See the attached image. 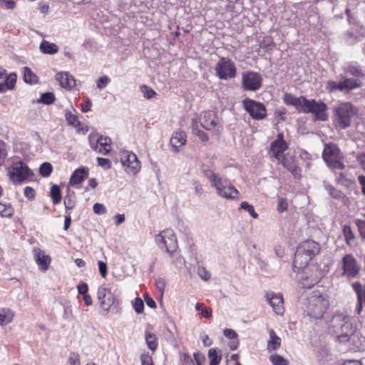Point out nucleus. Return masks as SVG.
<instances>
[{
  "label": "nucleus",
  "mask_w": 365,
  "mask_h": 365,
  "mask_svg": "<svg viewBox=\"0 0 365 365\" xmlns=\"http://www.w3.org/2000/svg\"><path fill=\"white\" fill-rule=\"evenodd\" d=\"M24 79L27 83H35L38 81L37 76L29 68H24Z\"/></svg>",
  "instance_id": "35"
},
{
  "label": "nucleus",
  "mask_w": 365,
  "mask_h": 365,
  "mask_svg": "<svg viewBox=\"0 0 365 365\" xmlns=\"http://www.w3.org/2000/svg\"><path fill=\"white\" fill-rule=\"evenodd\" d=\"M170 143L175 152L179 151V148L186 143V134L183 131L175 132L173 134Z\"/></svg>",
  "instance_id": "25"
},
{
  "label": "nucleus",
  "mask_w": 365,
  "mask_h": 365,
  "mask_svg": "<svg viewBox=\"0 0 365 365\" xmlns=\"http://www.w3.org/2000/svg\"><path fill=\"white\" fill-rule=\"evenodd\" d=\"M56 79L60 83L61 87L64 88H72L76 85V80L68 72L58 73Z\"/></svg>",
  "instance_id": "23"
},
{
  "label": "nucleus",
  "mask_w": 365,
  "mask_h": 365,
  "mask_svg": "<svg viewBox=\"0 0 365 365\" xmlns=\"http://www.w3.org/2000/svg\"><path fill=\"white\" fill-rule=\"evenodd\" d=\"M51 197L54 205L58 204L61 200V191L60 187L57 185H53L51 187L50 191Z\"/></svg>",
  "instance_id": "34"
},
{
  "label": "nucleus",
  "mask_w": 365,
  "mask_h": 365,
  "mask_svg": "<svg viewBox=\"0 0 365 365\" xmlns=\"http://www.w3.org/2000/svg\"><path fill=\"white\" fill-rule=\"evenodd\" d=\"M66 120L68 124L77 127L80 125V121L78 119L77 115L73 114L70 111H67L65 114Z\"/></svg>",
  "instance_id": "42"
},
{
  "label": "nucleus",
  "mask_w": 365,
  "mask_h": 365,
  "mask_svg": "<svg viewBox=\"0 0 365 365\" xmlns=\"http://www.w3.org/2000/svg\"><path fill=\"white\" fill-rule=\"evenodd\" d=\"M12 211L9 206L0 203V216L1 217H11Z\"/></svg>",
  "instance_id": "50"
},
{
  "label": "nucleus",
  "mask_w": 365,
  "mask_h": 365,
  "mask_svg": "<svg viewBox=\"0 0 365 365\" xmlns=\"http://www.w3.org/2000/svg\"><path fill=\"white\" fill-rule=\"evenodd\" d=\"M217 117L212 110L202 113L200 117V123L202 127L207 130L215 128L217 125Z\"/></svg>",
  "instance_id": "19"
},
{
  "label": "nucleus",
  "mask_w": 365,
  "mask_h": 365,
  "mask_svg": "<svg viewBox=\"0 0 365 365\" xmlns=\"http://www.w3.org/2000/svg\"><path fill=\"white\" fill-rule=\"evenodd\" d=\"M88 140L91 147L99 153L106 155L110 150V140L109 138L90 135Z\"/></svg>",
  "instance_id": "15"
},
{
  "label": "nucleus",
  "mask_w": 365,
  "mask_h": 365,
  "mask_svg": "<svg viewBox=\"0 0 365 365\" xmlns=\"http://www.w3.org/2000/svg\"><path fill=\"white\" fill-rule=\"evenodd\" d=\"M327 88L331 93L336 92L338 91L337 82L334 81H328Z\"/></svg>",
  "instance_id": "63"
},
{
  "label": "nucleus",
  "mask_w": 365,
  "mask_h": 365,
  "mask_svg": "<svg viewBox=\"0 0 365 365\" xmlns=\"http://www.w3.org/2000/svg\"><path fill=\"white\" fill-rule=\"evenodd\" d=\"M88 175V169L86 167L77 168L70 178V184L75 185L84 180Z\"/></svg>",
  "instance_id": "24"
},
{
  "label": "nucleus",
  "mask_w": 365,
  "mask_h": 365,
  "mask_svg": "<svg viewBox=\"0 0 365 365\" xmlns=\"http://www.w3.org/2000/svg\"><path fill=\"white\" fill-rule=\"evenodd\" d=\"M140 91L143 94V97L147 99H151L157 94L153 89L146 85L141 86Z\"/></svg>",
  "instance_id": "43"
},
{
  "label": "nucleus",
  "mask_w": 365,
  "mask_h": 365,
  "mask_svg": "<svg viewBox=\"0 0 365 365\" xmlns=\"http://www.w3.org/2000/svg\"><path fill=\"white\" fill-rule=\"evenodd\" d=\"M210 365H218L222 359V356L218 355L215 349L212 348L208 351Z\"/></svg>",
  "instance_id": "38"
},
{
  "label": "nucleus",
  "mask_w": 365,
  "mask_h": 365,
  "mask_svg": "<svg viewBox=\"0 0 365 365\" xmlns=\"http://www.w3.org/2000/svg\"><path fill=\"white\" fill-rule=\"evenodd\" d=\"M329 329L341 343H355V339L358 337L354 320L342 313H336L333 316Z\"/></svg>",
  "instance_id": "1"
},
{
  "label": "nucleus",
  "mask_w": 365,
  "mask_h": 365,
  "mask_svg": "<svg viewBox=\"0 0 365 365\" xmlns=\"http://www.w3.org/2000/svg\"><path fill=\"white\" fill-rule=\"evenodd\" d=\"M341 264L342 272L341 276L351 279L359 274L361 266L351 254L345 255L342 258Z\"/></svg>",
  "instance_id": "10"
},
{
  "label": "nucleus",
  "mask_w": 365,
  "mask_h": 365,
  "mask_svg": "<svg viewBox=\"0 0 365 365\" xmlns=\"http://www.w3.org/2000/svg\"><path fill=\"white\" fill-rule=\"evenodd\" d=\"M155 242L161 249L172 255L178 248L177 238L172 230L167 229L155 237Z\"/></svg>",
  "instance_id": "7"
},
{
  "label": "nucleus",
  "mask_w": 365,
  "mask_h": 365,
  "mask_svg": "<svg viewBox=\"0 0 365 365\" xmlns=\"http://www.w3.org/2000/svg\"><path fill=\"white\" fill-rule=\"evenodd\" d=\"M240 209L247 211L254 219L258 217V214L255 211L254 207L246 201L241 202Z\"/></svg>",
  "instance_id": "41"
},
{
  "label": "nucleus",
  "mask_w": 365,
  "mask_h": 365,
  "mask_svg": "<svg viewBox=\"0 0 365 365\" xmlns=\"http://www.w3.org/2000/svg\"><path fill=\"white\" fill-rule=\"evenodd\" d=\"M223 334L225 337L230 339H236L237 338V334L235 331L230 329H225L223 331Z\"/></svg>",
  "instance_id": "58"
},
{
  "label": "nucleus",
  "mask_w": 365,
  "mask_h": 365,
  "mask_svg": "<svg viewBox=\"0 0 365 365\" xmlns=\"http://www.w3.org/2000/svg\"><path fill=\"white\" fill-rule=\"evenodd\" d=\"M110 78L107 76L100 77L96 81V86L98 89L106 87L110 82Z\"/></svg>",
  "instance_id": "49"
},
{
  "label": "nucleus",
  "mask_w": 365,
  "mask_h": 365,
  "mask_svg": "<svg viewBox=\"0 0 365 365\" xmlns=\"http://www.w3.org/2000/svg\"><path fill=\"white\" fill-rule=\"evenodd\" d=\"M260 46L264 48L270 49L272 50L274 47V43L273 41L269 38H264L262 42L260 44Z\"/></svg>",
  "instance_id": "56"
},
{
  "label": "nucleus",
  "mask_w": 365,
  "mask_h": 365,
  "mask_svg": "<svg viewBox=\"0 0 365 365\" xmlns=\"http://www.w3.org/2000/svg\"><path fill=\"white\" fill-rule=\"evenodd\" d=\"M193 134L197 136L202 142H207L209 140L208 135L201 130H196Z\"/></svg>",
  "instance_id": "61"
},
{
  "label": "nucleus",
  "mask_w": 365,
  "mask_h": 365,
  "mask_svg": "<svg viewBox=\"0 0 365 365\" xmlns=\"http://www.w3.org/2000/svg\"><path fill=\"white\" fill-rule=\"evenodd\" d=\"M327 109L328 107L324 102L307 98L304 102L302 112L312 113L314 120L326 121L328 120Z\"/></svg>",
  "instance_id": "5"
},
{
  "label": "nucleus",
  "mask_w": 365,
  "mask_h": 365,
  "mask_svg": "<svg viewBox=\"0 0 365 365\" xmlns=\"http://www.w3.org/2000/svg\"><path fill=\"white\" fill-rule=\"evenodd\" d=\"M132 306L137 314H141L144 310L143 301L140 298L137 297L132 302Z\"/></svg>",
  "instance_id": "44"
},
{
  "label": "nucleus",
  "mask_w": 365,
  "mask_h": 365,
  "mask_svg": "<svg viewBox=\"0 0 365 365\" xmlns=\"http://www.w3.org/2000/svg\"><path fill=\"white\" fill-rule=\"evenodd\" d=\"M242 103L245 110L253 119L262 120L267 115V110L263 103L249 98L245 99Z\"/></svg>",
  "instance_id": "11"
},
{
  "label": "nucleus",
  "mask_w": 365,
  "mask_h": 365,
  "mask_svg": "<svg viewBox=\"0 0 365 365\" xmlns=\"http://www.w3.org/2000/svg\"><path fill=\"white\" fill-rule=\"evenodd\" d=\"M269 359L273 365H288V361L284 357L278 354L271 355Z\"/></svg>",
  "instance_id": "45"
},
{
  "label": "nucleus",
  "mask_w": 365,
  "mask_h": 365,
  "mask_svg": "<svg viewBox=\"0 0 365 365\" xmlns=\"http://www.w3.org/2000/svg\"><path fill=\"white\" fill-rule=\"evenodd\" d=\"M216 76L221 80L232 78L236 76L237 70L234 62L229 58L222 57L215 66Z\"/></svg>",
  "instance_id": "9"
},
{
  "label": "nucleus",
  "mask_w": 365,
  "mask_h": 365,
  "mask_svg": "<svg viewBox=\"0 0 365 365\" xmlns=\"http://www.w3.org/2000/svg\"><path fill=\"white\" fill-rule=\"evenodd\" d=\"M267 301L277 314L282 315L284 312V299L280 294H267Z\"/></svg>",
  "instance_id": "17"
},
{
  "label": "nucleus",
  "mask_w": 365,
  "mask_h": 365,
  "mask_svg": "<svg viewBox=\"0 0 365 365\" xmlns=\"http://www.w3.org/2000/svg\"><path fill=\"white\" fill-rule=\"evenodd\" d=\"M144 299H145V302L147 306H148L149 307L155 308L156 307L155 302L148 294H145Z\"/></svg>",
  "instance_id": "62"
},
{
  "label": "nucleus",
  "mask_w": 365,
  "mask_h": 365,
  "mask_svg": "<svg viewBox=\"0 0 365 365\" xmlns=\"http://www.w3.org/2000/svg\"><path fill=\"white\" fill-rule=\"evenodd\" d=\"M93 212L98 215L105 214L106 212V208L103 204L96 203L93 205Z\"/></svg>",
  "instance_id": "54"
},
{
  "label": "nucleus",
  "mask_w": 365,
  "mask_h": 365,
  "mask_svg": "<svg viewBox=\"0 0 365 365\" xmlns=\"http://www.w3.org/2000/svg\"><path fill=\"white\" fill-rule=\"evenodd\" d=\"M98 269L102 277H106L108 274L107 264L103 261H98Z\"/></svg>",
  "instance_id": "53"
},
{
  "label": "nucleus",
  "mask_w": 365,
  "mask_h": 365,
  "mask_svg": "<svg viewBox=\"0 0 365 365\" xmlns=\"http://www.w3.org/2000/svg\"><path fill=\"white\" fill-rule=\"evenodd\" d=\"M63 202H64L66 212H68V210H72L75 206V200L69 193H68L64 197Z\"/></svg>",
  "instance_id": "47"
},
{
  "label": "nucleus",
  "mask_w": 365,
  "mask_h": 365,
  "mask_svg": "<svg viewBox=\"0 0 365 365\" xmlns=\"http://www.w3.org/2000/svg\"><path fill=\"white\" fill-rule=\"evenodd\" d=\"M40 51L46 54H54L58 51V47L53 43L43 40L39 46Z\"/></svg>",
  "instance_id": "31"
},
{
  "label": "nucleus",
  "mask_w": 365,
  "mask_h": 365,
  "mask_svg": "<svg viewBox=\"0 0 365 365\" xmlns=\"http://www.w3.org/2000/svg\"><path fill=\"white\" fill-rule=\"evenodd\" d=\"M355 224L357 226L361 237L365 240V221L361 220H356Z\"/></svg>",
  "instance_id": "48"
},
{
  "label": "nucleus",
  "mask_w": 365,
  "mask_h": 365,
  "mask_svg": "<svg viewBox=\"0 0 365 365\" xmlns=\"http://www.w3.org/2000/svg\"><path fill=\"white\" fill-rule=\"evenodd\" d=\"M352 289L357 296V306L356 312L360 314L363 304L365 305V285L361 284L359 282H355L351 284Z\"/></svg>",
  "instance_id": "20"
},
{
  "label": "nucleus",
  "mask_w": 365,
  "mask_h": 365,
  "mask_svg": "<svg viewBox=\"0 0 365 365\" xmlns=\"http://www.w3.org/2000/svg\"><path fill=\"white\" fill-rule=\"evenodd\" d=\"M307 100L306 97H296L291 93H286L284 96L283 101L286 105H291L296 108L299 112H302L304 102Z\"/></svg>",
  "instance_id": "22"
},
{
  "label": "nucleus",
  "mask_w": 365,
  "mask_h": 365,
  "mask_svg": "<svg viewBox=\"0 0 365 365\" xmlns=\"http://www.w3.org/2000/svg\"><path fill=\"white\" fill-rule=\"evenodd\" d=\"M287 144L286 142H281L279 140H274L270 145V151L275 158H278L279 155L284 153L287 149Z\"/></svg>",
  "instance_id": "26"
},
{
  "label": "nucleus",
  "mask_w": 365,
  "mask_h": 365,
  "mask_svg": "<svg viewBox=\"0 0 365 365\" xmlns=\"http://www.w3.org/2000/svg\"><path fill=\"white\" fill-rule=\"evenodd\" d=\"M68 363L70 365H80L78 354L74 352L71 353L68 359Z\"/></svg>",
  "instance_id": "55"
},
{
  "label": "nucleus",
  "mask_w": 365,
  "mask_h": 365,
  "mask_svg": "<svg viewBox=\"0 0 365 365\" xmlns=\"http://www.w3.org/2000/svg\"><path fill=\"white\" fill-rule=\"evenodd\" d=\"M56 100L55 96L51 92H46L41 95L40 98L37 100V103L45 105H50Z\"/></svg>",
  "instance_id": "36"
},
{
  "label": "nucleus",
  "mask_w": 365,
  "mask_h": 365,
  "mask_svg": "<svg viewBox=\"0 0 365 365\" xmlns=\"http://www.w3.org/2000/svg\"><path fill=\"white\" fill-rule=\"evenodd\" d=\"M53 168L50 163L45 162L40 165L39 173L43 177H48L52 173Z\"/></svg>",
  "instance_id": "40"
},
{
  "label": "nucleus",
  "mask_w": 365,
  "mask_h": 365,
  "mask_svg": "<svg viewBox=\"0 0 365 365\" xmlns=\"http://www.w3.org/2000/svg\"><path fill=\"white\" fill-rule=\"evenodd\" d=\"M359 183L361 186V192L365 195V176L361 175L358 177Z\"/></svg>",
  "instance_id": "64"
},
{
  "label": "nucleus",
  "mask_w": 365,
  "mask_h": 365,
  "mask_svg": "<svg viewBox=\"0 0 365 365\" xmlns=\"http://www.w3.org/2000/svg\"><path fill=\"white\" fill-rule=\"evenodd\" d=\"M194 359L197 363V365H202L205 360V356L199 352L194 354Z\"/></svg>",
  "instance_id": "60"
},
{
  "label": "nucleus",
  "mask_w": 365,
  "mask_h": 365,
  "mask_svg": "<svg viewBox=\"0 0 365 365\" xmlns=\"http://www.w3.org/2000/svg\"><path fill=\"white\" fill-rule=\"evenodd\" d=\"M98 165L103 168L108 169L111 166V162L110 160L103 158H97Z\"/></svg>",
  "instance_id": "51"
},
{
  "label": "nucleus",
  "mask_w": 365,
  "mask_h": 365,
  "mask_svg": "<svg viewBox=\"0 0 365 365\" xmlns=\"http://www.w3.org/2000/svg\"><path fill=\"white\" fill-rule=\"evenodd\" d=\"M16 78L17 76L14 73H11L8 76H6L4 83L5 85H6L8 89L11 90L14 88L16 82Z\"/></svg>",
  "instance_id": "46"
},
{
  "label": "nucleus",
  "mask_w": 365,
  "mask_h": 365,
  "mask_svg": "<svg viewBox=\"0 0 365 365\" xmlns=\"http://www.w3.org/2000/svg\"><path fill=\"white\" fill-rule=\"evenodd\" d=\"M342 232L346 243L349 246H353L355 242V236L351 229V227L349 225H345L343 227Z\"/></svg>",
  "instance_id": "33"
},
{
  "label": "nucleus",
  "mask_w": 365,
  "mask_h": 365,
  "mask_svg": "<svg viewBox=\"0 0 365 365\" xmlns=\"http://www.w3.org/2000/svg\"><path fill=\"white\" fill-rule=\"evenodd\" d=\"M145 341L148 348L154 351L158 346V342L156 336L154 334L147 332L145 334Z\"/></svg>",
  "instance_id": "37"
},
{
  "label": "nucleus",
  "mask_w": 365,
  "mask_h": 365,
  "mask_svg": "<svg viewBox=\"0 0 365 365\" xmlns=\"http://www.w3.org/2000/svg\"><path fill=\"white\" fill-rule=\"evenodd\" d=\"M324 189L328 192L329 195L336 200H344L346 198L344 194L339 190L336 189L327 181L323 182Z\"/></svg>",
  "instance_id": "28"
},
{
  "label": "nucleus",
  "mask_w": 365,
  "mask_h": 365,
  "mask_svg": "<svg viewBox=\"0 0 365 365\" xmlns=\"http://www.w3.org/2000/svg\"><path fill=\"white\" fill-rule=\"evenodd\" d=\"M344 93H348L351 90L360 88L361 82L354 78H344L343 80Z\"/></svg>",
  "instance_id": "32"
},
{
  "label": "nucleus",
  "mask_w": 365,
  "mask_h": 365,
  "mask_svg": "<svg viewBox=\"0 0 365 365\" xmlns=\"http://www.w3.org/2000/svg\"><path fill=\"white\" fill-rule=\"evenodd\" d=\"M11 180L14 182L24 181L31 174V170L25 163L21 160L13 162L8 170Z\"/></svg>",
  "instance_id": "8"
},
{
  "label": "nucleus",
  "mask_w": 365,
  "mask_h": 365,
  "mask_svg": "<svg viewBox=\"0 0 365 365\" xmlns=\"http://www.w3.org/2000/svg\"><path fill=\"white\" fill-rule=\"evenodd\" d=\"M24 195L29 200L34 199L35 197V190L31 187L27 186L24 188Z\"/></svg>",
  "instance_id": "59"
},
{
  "label": "nucleus",
  "mask_w": 365,
  "mask_h": 365,
  "mask_svg": "<svg viewBox=\"0 0 365 365\" xmlns=\"http://www.w3.org/2000/svg\"><path fill=\"white\" fill-rule=\"evenodd\" d=\"M197 273L199 276L204 280H207L210 278V274L204 267H198Z\"/></svg>",
  "instance_id": "57"
},
{
  "label": "nucleus",
  "mask_w": 365,
  "mask_h": 365,
  "mask_svg": "<svg viewBox=\"0 0 365 365\" xmlns=\"http://www.w3.org/2000/svg\"><path fill=\"white\" fill-rule=\"evenodd\" d=\"M344 71L355 77H363L364 76L361 66L356 63H349L346 65Z\"/></svg>",
  "instance_id": "30"
},
{
  "label": "nucleus",
  "mask_w": 365,
  "mask_h": 365,
  "mask_svg": "<svg viewBox=\"0 0 365 365\" xmlns=\"http://www.w3.org/2000/svg\"><path fill=\"white\" fill-rule=\"evenodd\" d=\"M97 294L101 307L106 312L115 303L116 299L114 294L112 293L110 289L106 286L100 287Z\"/></svg>",
  "instance_id": "14"
},
{
  "label": "nucleus",
  "mask_w": 365,
  "mask_h": 365,
  "mask_svg": "<svg viewBox=\"0 0 365 365\" xmlns=\"http://www.w3.org/2000/svg\"><path fill=\"white\" fill-rule=\"evenodd\" d=\"M329 307L327 295L315 292L309 297L305 312L310 318L318 319L323 317Z\"/></svg>",
  "instance_id": "3"
},
{
  "label": "nucleus",
  "mask_w": 365,
  "mask_h": 365,
  "mask_svg": "<svg viewBox=\"0 0 365 365\" xmlns=\"http://www.w3.org/2000/svg\"><path fill=\"white\" fill-rule=\"evenodd\" d=\"M318 282L317 277H302L300 279V284L302 285L303 287L305 288H311L313 287L315 284H317Z\"/></svg>",
  "instance_id": "39"
},
{
  "label": "nucleus",
  "mask_w": 365,
  "mask_h": 365,
  "mask_svg": "<svg viewBox=\"0 0 365 365\" xmlns=\"http://www.w3.org/2000/svg\"><path fill=\"white\" fill-rule=\"evenodd\" d=\"M262 86V77L257 73L250 71L242 75V87L246 91H257Z\"/></svg>",
  "instance_id": "13"
},
{
  "label": "nucleus",
  "mask_w": 365,
  "mask_h": 365,
  "mask_svg": "<svg viewBox=\"0 0 365 365\" xmlns=\"http://www.w3.org/2000/svg\"><path fill=\"white\" fill-rule=\"evenodd\" d=\"M14 317V312L9 308L0 309V326H4L11 322Z\"/></svg>",
  "instance_id": "29"
},
{
  "label": "nucleus",
  "mask_w": 365,
  "mask_h": 365,
  "mask_svg": "<svg viewBox=\"0 0 365 365\" xmlns=\"http://www.w3.org/2000/svg\"><path fill=\"white\" fill-rule=\"evenodd\" d=\"M322 158L331 169L344 170L345 168L344 163V155L336 144H325L322 152Z\"/></svg>",
  "instance_id": "4"
},
{
  "label": "nucleus",
  "mask_w": 365,
  "mask_h": 365,
  "mask_svg": "<svg viewBox=\"0 0 365 365\" xmlns=\"http://www.w3.org/2000/svg\"><path fill=\"white\" fill-rule=\"evenodd\" d=\"M354 115V106L350 103H343L334 109L335 120L341 129H345L351 125Z\"/></svg>",
  "instance_id": "6"
},
{
  "label": "nucleus",
  "mask_w": 365,
  "mask_h": 365,
  "mask_svg": "<svg viewBox=\"0 0 365 365\" xmlns=\"http://www.w3.org/2000/svg\"><path fill=\"white\" fill-rule=\"evenodd\" d=\"M33 253L36 264L39 265L42 269H48L51 262V257L48 255H46L38 247L34 248Z\"/></svg>",
  "instance_id": "21"
},
{
  "label": "nucleus",
  "mask_w": 365,
  "mask_h": 365,
  "mask_svg": "<svg viewBox=\"0 0 365 365\" xmlns=\"http://www.w3.org/2000/svg\"><path fill=\"white\" fill-rule=\"evenodd\" d=\"M140 361L142 365H153L152 357L148 354H142Z\"/></svg>",
  "instance_id": "52"
},
{
  "label": "nucleus",
  "mask_w": 365,
  "mask_h": 365,
  "mask_svg": "<svg viewBox=\"0 0 365 365\" xmlns=\"http://www.w3.org/2000/svg\"><path fill=\"white\" fill-rule=\"evenodd\" d=\"M312 260L310 257L299 252L298 250H296L294 260H293V271L299 272L300 270L304 272L306 270L308 263Z\"/></svg>",
  "instance_id": "18"
},
{
  "label": "nucleus",
  "mask_w": 365,
  "mask_h": 365,
  "mask_svg": "<svg viewBox=\"0 0 365 365\" xmlns=\"http://www.w3.org/2000/svg\"><path fill=\"white\" fill-rule=\"evenodd\" d=\"M297 250L312 259L319 252L320 246L317 242L312 240H307L301 242Z\"/></svg>",
  "instance_id": "16"
},
{
  "label": "nucleus",
  "mask_w": 365,
  "mask_h": 365,
  "mask_svg": "<svg viewBox=\"0 0 365 365\" xmlns=\"http://www.w3.org/2000/svg\"><path fill=\"white\" fill-rule=\"evenodd\" d=\"M204 176L207 178L215 187L217 194L227 200H239L241 198L239 191L230 183L228 179L220 177L214 171L206 169L203 170Z\"/></svg>",
  "instance_id": "2"
},
{
  "label": "nucleus",
  "mask_w": 365,
  "mask_h": 365,
  "mask_svg": "<svg viewBox=\"0 0 365 365\" xmlns=\"http://www.w3.org/2000/svg\"><path fill=\"white\" fill-rule=\"evenodd\" d=\"M269 340L267 342V350L271 352L277 349L281 346V339L273 329H269Z\"/></svg>",
  "instance_id": "27"
},
{
  "label": "nucleus",
  "mask_w": 365,
  "mask_h": 365,
  "mask_svg": "<svg viewBox=\"0 0 365 365\" xmlns=\"http://www.w3.org/2000/svg\"><path fill=\"white\" fill-rule=\"evenodd\" d=\"M120 162L129 174L135 175L140 169V162L136 155L128 150L120 152Z\"/></svg>",
  "instance_id": "12"
}]
</instances>
